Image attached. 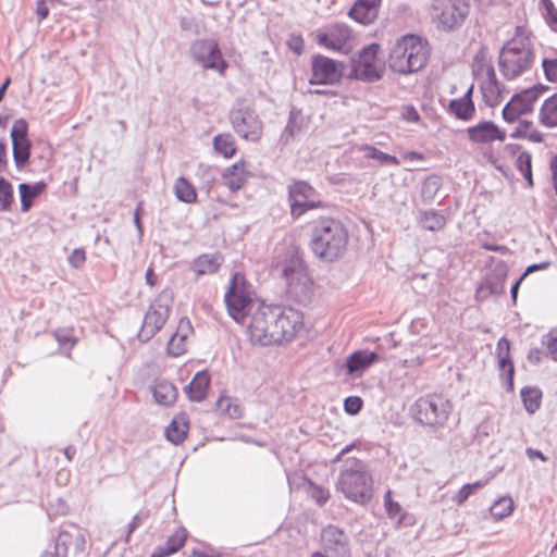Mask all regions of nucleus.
I'll return each mask as SVG.
<instances>
[{"label":"nucleus","mask_w":557,"mask_h":557,"mask_svg":"<svg viewBox=\"0 0 557 557\" xmlns=\"http://www.w3.org/2000/svg\"><path fill=\"white\" fill-rule=\"evenodd\" d=\"M348 243L344 225L334 219H322L312 228L310 246L313 253L325 261L338 259Z\"/></svg>","instance_id":"nucleus-1"},{"label":"nucleus","mask_w":557,"mask_h":557,"mask_svg":"<svg viewBox=\"0 0 557 557\" xmlns=\"http://www.w3.org/2000/svg\"><path fill=\"white\" fill-rule=\"evenodd\" d=\"M534 63L533 46L529 37L517 35L502 48L499 71L507 79H515L529 72Z\"/></svg>","instance_id":"nucleus-2"},{"label":"nucleus","mask_w":557,"mask_h":557,"mask_svg":"<svg viewBox=\"0 0 557 557\" xmlns=\"http://www.w3.org/2000/svg\"><path fill=\"white\" fill-rule=\"evenodd\" d=\"M429 49L419 37L407 35L396 41L389 53V67L398 74L421 70L428 61Z\"/></svg>","instance_id":"nucleus-3"},{"label":"nucleus","mask_w":557,"mask_h":557,"mask_svg":"<svg viewBox=\"0 0 557 557\" xmlns=\"http://www.w3.org/2000/svg\"><path fill=\"white\" fill-rule=\"evenodd\" d=\"M336 486L346 498L358 504L367 503L372 496V478L362 461L355 458L345 462Z\"/></svg>","instance_id":"nucleus-4"},{"label":"nucleus","mask_w":557,"mask_h":557,"mask_svg":"<svg viewBox=\"0 0 557 557\" xmlns=\"http://www.w3.org/2000/svg\"><path fill=\"white\" fill-rule=\"evenodd\" d=\"M225 304L230 315L242 323L253 306V290L245 276L236 272L225 294Z\"/></svg>","instance_id":"nucleus-5"},{"label":"nucleus","mask_w":557,"mask_h":557,"mask_svg":"<svg viewBox=\"0 0 557 557\" xmlns=\"http://www.w3.org/2000/svg\"><path fill=\"white\" fill-rule=\"evenodd\" d=\"M173 304V292L163 289L152 301L145 314L138 338L146 343L150 341L166 322Z\"/></svg>","instance_id":"nucleus-6"},{"label":"nucleus","mask_w":557,"mask_h":557,"mask_svg":"<svg viewBox=\"0 0 557 557\" xmlns=\"http://www.w3.org/2000/svg\"><path fill=\"white\" fill-rule=\"evenodd\" d=\"M450 401L443 395L432 394L420 397L411 411L417 421L425 425H443L451 411Z\"/></svg>","instance_id":"nucleus-7"},{"label":"nucleus","mask_w":557,"mask_h":557,"mask_svg":"<svg viewBox=\"0 0 557 557\" xmlns=\"http://www.w3.org/2000/svg\"><path fill=\"white\" fill-rule=\"evenodd\" d=\"M472 71L481 83V90L485 103L488 107L497 106L502 101L504 87L497 81L495 70L483 51H480L474 57Z\"/></svg>","instance_id":"nucleus-8"},{"label":"nucleus","mask_w":557,"mask_h":557,"mask_svg":"<svg viewBox=\"0 0 557 557\" xmlns=\"http://www.w3.org/2000/svg\"><path fill=\"white\" fill-rule=\"evenodd\" d=\"M282 272L286 281L287 293L298 300L307 298L312 282L295 249L289 251V258L283 263Z\"/></svg>","instance_id":"nucleus-9"},{"label":"nucleus","mask_w":557,"mask_h":557,"mask_svg":"<svg viewBox=\"0 0 557 557\" xmlns=\"http://www.w3.org/2000/svg\"><path fill=\"white\" fill-rule=\"evenodd\" d=\"M467 0H433L431 15L444 30L460 27L469 14Z\"/></svg>","instance_id":"nucleus-10"},{"label":"nucleus","mask_w":557,"mask_h":557,"mask_svg":"<svg viewBox=\"0 0 557 557\" xmlns=\"http://www.w3.org/2000/svg\"><path fill=\"white\" fill-rule=\"evenodd\" d=\"M190 55L202 69L216 71L221 75L227 67L218 42L212 39L195 40L190 45Z\"/></svg>","instance_id":"nucleus-11"},{"label":"nucleus","mask_w":557,"mask_h":557,"mask_svg":"<svg viewBox=\"0 0 557 557\" xmlns=\"http://www.w3.org/2000/svg\"><path fill=\"white\" fill-rule=\"evenodd\" d=\"M315 40L329 50L348 52L354 46L355 37L347 25L337 23L318 29Z\"/></svg>","instance_id":"nucleus-12"},{"label":"nucleus","mask_w":557,"mask_h":557,"mask_svg":"<svg viewBox=\"0 0 557 557\" xmlns=\"http://www.w3.org/2000/svg\"><path fill=\"white\" fill-rule=\"evenodd\" d=\"M230 120L235 132L246 140L257 141L262 135V123L248 107L234 108Z\"/></svg>","instance_id":"nucleus-13"},{"label":"nucleus","mask_w":557,"mask_h":557,"mask_svg":"<svg viewBox=\"0 0 557 557\" xmlns=\"http://www.w3.org/2000/svg\"><path fill=\"white\" fill-rule=\"evenodd\" d=\"M345 65L324 55H314L311 60V85H334L344 75Z\"/></svg>","instance_id":"nucleus-14"},{"label":"nucleus","mask_w":557,"mask_h":557,"mask_svg":"<svg viewBox=\"0 0 557 557\" xmlns=\"http://www.w3.org/2000/svg\"><path fill=\"white\" fill-rule=\"evenodd\" d=\"M377 48V45H371L360 51L352 65V73L356 78L370 82L381 78L382 66L376 57Z\"/></svg>","instance_id":"nucleus-15"},{"label":"nucleus","mask_w":557,"mask_h":557,"mask_svg":"<svg viewBox=\"0 0 557 557\" xmlns=\"http://www.w3.org/2000/svg\"><path fill=\"white\" fill-rule=\"evenodd\" d=\"M321 543L325 553L334 557L350 556V539L336 525L329 524L321 530Z\"/></svg>","instance_id":"nucleus-16"},{"label":"nucleus","mask_w":557,"mask_h":557,"mask_svg":"<svg viewBox=\"0 0 557 557\" xmlns=\"http://www.w3.org/2000/svg\"><path fill=\"white\" fill-rule=\"evenodd\" d=\"M276 319L283 342H290L304 327V315L290 307H275Z\"/></svg>","instance_id":"nucleus-17"},{"label":"nucleus","mask_w":557,"mask_h":557,"mask_svg":"<svg viewBox=\"0 0 557 557\" xmlns=\"http://www.w3.org/2000/svg\"><path fill=\"white\" fill-rule=\"evenodd\" d=\"M315 191L306 182H295L289 186L290 212L294 216H300L308 209L317 206Z\"/></svg>","instance_id":"nucleus-18"},{"label":"nucleus","mask_w":557,"mask_h":557,"mask_svg":"<svg viewBox=\"0 0 557 557\" xmlns=\"http://www.w3.org/2000/svg\"><path fill=\"white\" fill-rule=\"evenodd\" d=\"M268 306H259L252 313L247 325V334L252 344L268 346L269 322Z\"/></svg>","instance_id":"nucleus-19"},{"label":"nucleus","mask_w":557,"mask_h":557,"mask_svg":"<svg viewBox=\"0 0 557 557\" xmlns=\"http://www.w3.org/2000/svg\"><path fill=\"white\" fill-rule=\"evenodd\" d=\"M86 540L79 529L72 525L70 529L62 530L55 540V550L62 557H66L69 553L78 555L84 552Z\"/></svg>","instance_id":"nucleus-20"},{"label":"nucleus","mask_w":557,"mask_h":557,"mask_svg":"<svg viewBox=\"0 0 557 557\" xmlns=\"http://www.w3.org/2000/svg\"><path fill=\"white\" fill-rule=\"evenodd\" d=\"M468 137L475 144H487L495 140L504 141L506 132L490 121L480 122L467 128Z\"/></svg>","instance_id":"nucleus-21"},{"label":"nucleus","mask_w":557,"mask_h":557,"mask_svg":"<svg viewBox=\"0 0 557 557\" xmlns=\"http://www.w3.org/2000/svg\"><path fill=\"white\" fill-rule=\"evenodd\" d=\"M379 360V355L370 350H357L346 359L347 374L360 376L369 367Z\"/></svg>","instance_id":"nucleus-22"},{"label":"nucleus","mask_w":557,"mask_h":557,"mask_svg":"<svg viewBox=\"0 0 557 557\" xmlns=\"http://www.w3.org/2000/svg\"><path fill=\"white\" fill-rule=\"evenodd\" d=\"M381 0H357L349 11V16L360 24L369 25L379 14Z\"/></svg>","instance_id":"nucleus-23"},{"label":"nucleus","mask_w":557,"mask_h":557,"mask_svg":"<svg viewBox=\"0 0 557 557\" xmlns=\"http://www.w3.org/2000/svg\"><path fill=\"white\" fill-rule=\"evenodd\" d=\"M193 333V326L189 320L182 318L178 322L176 332L168 342V352L174 357L181 356L186 350V341Z\"/></svg>","instance_id":"nucleus-24"},{"label":"nucleus","mask_w":557,"mask_h":557,"mask_svg":"<svg viewBox=\"0 0 557 557\" xmlns=\"http://www.w3.org/2000/svg\"><path fill=\"white\" fill-rule=\"evenodd\" d=\"M496 354L499 370L506 374L507 387L511 391L513 388L515 367L510 359V342L504 337L500 338L497 343Z\"/></svg>","instance_id":"nucleus-25"},{"label":"nucleus","mask_w":557,"mask_h":557,"mask_svg":"<svg viewBox=\"0 0 557 557\" xmlns=\"http://www.w3.org/2000/svg\"><path fill=\"white\" fill-rule=\"evenodd\" d=\"M210 385V375L206 371L197 372L191 382L184 387L189 400L202 401L208 393Z\"/></svg>","instance_id":"nucleus-26"},{"label":"nucleus","mask_w":557,"mask_h":557,"mask_svg":"<svg viewBox=\"0 0 557 557\" xmlns=\"http://www.w3.org/2000/svg\"><path fill=\"white\" fill-rule=\"evenodd\" d=\"M154 400L162 406H171L176 401L177 389L173 383L166 380H157L152 387Z\"/></svg>","instance_id":"nucleus-27"},{"label":"nucleus","mask_w":557,"mask_h":557,"mask_svg":"<svg viewBox=\"0 0 557 557\" xmlns=\"http://www.w3.org/2000/svg\"><path fill=\"white\" fill-rule=\"evenodd\" d=\"M223 262V257L219 252L203 253L193 262V270L198 275L213 274Z\"/></svg>","instance_id":"nucleus-28"},{"label":"nucleus","mask_w":557,"mask_h":557,"mask_svg":"<svg viewBox=\"0 0 557 557\" xmlns=\"http://www.w3.org/2000/svg\"><path fill=\"white\" fill-rule=\"evenodd\" d=\"M47 187V184L42 181L37 182L33 185L27 183H22L18 185V191L21 197V210L23 212H27L32 205L33 200L41 195Z\"/></svg>","instance_id":"nucleus-29"},{"label":"nucleus","mask_w":557,"mask_h":557,"mask_svg":"<svg viewBox=\"0 0 557 557\" xmlns=\"http://www.w3.org/2000/svg\"><path fill=\"white\" fill-rule=\"evenodd\" d=\"M541 125L553 128L557 127V94L547 98L541 106L539 112Z\"/></svg>","instance_id":"nucleus-30"},{"label":"nucleus","mask_w":557,"mask_h":557,"mask_svg":"<svg viewBox=\"0 0 557 557\" xmlns=\"http://www.w3.org/2000/svg\"><path fill=\"white\" fill-rule=\"evenodd\" d=\"M537 96L539 94L536 89H524L520 94L515 95L508 103L510 108H513L522 115L532 110Z\"/></svg>","instance_id":"nucleus-31"},{"label":"nucleus","mask_w":557,"mask_h":557,"mask_svg":"<svg viewBox=\"0 0 557 557\" xmlns=\"http://www.w3.org/2000/svg\"><path fill=\"white\" fill-rule=\"evenodd\" d=\"M186 541V531L184 529H178L174 534H172L165 545L160 546L151 557H168L174 553H176Z\"/></svg>","instance_id":"nucleus-32"},{"label":"nucleus","mask_w":557,"mask_h":557,"mask_svg":"<svg viewBox=\"0 0 557 557\" xmlns=\"http://www.w3.org/2000/svg\"><path fill=\"white\" fill-rule=\"evenodd\" d=\"M224 184L232 190H239L247 180V173L243 164H234L226 169L223 174Z\"/></svg>","instance_id":"nucleus-33"},{"label":"nucleus","mask_w":557,"mask_h":557,"mask_svg":"<svg viewBox=\"0 0 557 557\" xmlns=\"http://www.w3.org/2000/svg\"><path fill=\"white\" fill-rule=\"evenodd\" d=\"M449 111L457 117L463 121L470 120L475 111L472 99H453L449 102Z\"/></svg>","instance_id":"nucleus-34"},{"label":"nucleus","mask_w":557,"mask_h":557,"mask_svg":"<svg viewBox=\"0 0 557 557\" xmlns=\"http://www.w3.org/2000/svg\"><path fill=\"white\" fill-rule=\"evenodd\" d=\"M13 159L17 169L24 168L30 157L32 143L29 139L13 140Z\"/></svg>","instance_id":"nucleus-35"},{"label":"nucleus","mask_w":557,"mask_h":557,"mask_svg":"<svg viewBox=\"0 0 557 557\" xmlns=\"http://www.w3.org/2000/svg\"><path fill=\"white\" fill-rule=\"evenodd\" d=\"M358 150L363 152L366 158L377 160L383 165H399V160L395 156L387 154L373 146L361 145Z\"/></svg>","instance_id":"nucleus-36"},{"label":"nucleus","mask_w":557,"mask_h":557,"mask_svg":"<svg viewBox=\"0 0 557 557\" xmlns=\"http://www.w3.org/2000/svg\"><path fill=\"white\" fill-rule=\"evenodd\" d=\"M174 191L180 201L193 203L197 199L195 187L183 176L176 180L174 184Z\"/></svg>","instance_id":"nucleus-37"},{"label":"nucleus","mask_w":557,"mask_h":557,"mask_svg":"<svg viewBox=\"0 0 557 557\" xmlns=\"http://www.w3.org/2000/svg\"><path fill=\"white\" fill-rule=\"evenodd\" d=\"M188 431V423L183 419H174L165 430L166 438L173 444L182 443Z\"/></svg>","instance_id":"nucleus-38"},{"label":"nucleus","mask_w":557,"mask_h":557,"mask_svg":"<svg viewBox=\"0 0 557 557\" xmlns=\"http://www.w3.org/2000/svg\"><path fill=\"white\" fill-rule=\"evenodd\" d=\"M213 147L216 152L225 158H231L236 152L234 138L231 134H219L213 138Z\"/></svg>","instance_id":"nucleus-39"},{"label":"nucleus","mask_w":557,"mask_h":557,"mask_svg":"<svg viewBox=\"0 0 557 557\" xmlns=\"http://www.w3.org/2000/svg\"><path fill=\"white\" fill-rule=\"evenodd\" d=\"M522 401L528 412L534 413L541 405L542 392L536 387H524L521 391Z\"/></svg>","instance_id":"nucleus-40"},{"label":"nucleus","mask_w":557,"mask_h":557,"mask_svg":"<svg viewBox=\"0 0 557 557\" xmlns=\"http://www.w3.org/2000/svg\"><path fill=\"white\" fill-rule=\"evenodd\" d=\"M419 223L424 230L440 231L445 226L446 220L435 211H424L420 215Z\"/></svg>","instance_id":"nucleus-41"},{"label":"nucleus","mask_w":557,"mask_h":557,"mask_svg":"<svg viewBox=\"0 0 557 557\" xmlns=\"http://www.w3.org/2000/svg\"><path fill=\"white\" fill-rule=\"evenodd\" d=\"M14 201L13 186L5 178L0 177V211L7 212L11 210Z\"/></svg>","instance_id":"nucleus-42"},{"label":"nucleus","mask_w":557,"mask_h":557,"mask_svg":"<svg viewBox=\"0 0 557 557\" xmlns=\"http://www.w3.org/2000/svg\"><path fill=\"white\" fill-rule=\"evenodd\" d=\"M513 510V502L510 497H502L496 500L490 508L491 515L495 519H504Z\"/></svg>","instance_id":"nucleus-43"},{"label":"nucleus","mask_w":557,"mask_h":557,"mask_svg":"<svg viewBox=\"0 0 557 557\" xmlns=\"http://www.w3.org/2000/svg\"><path fill=\"white\" fill-rule=\"evenodd\" d=\"M306 124L305 116L301 110L292 108L285 132L290 136H295L301 132Z\"/></svg>","instance_id":"nucleus-44"},{"label":"nucleus","mask_w":557,"mask_h":557,"mask_svg":"<svg viewBox=\"0 0 557 557\" xmlns=\"http://www.w3.org/2000/svg\"><path fill=\"white\" fill-rule=\"evenodd\" d=\"M384 505L388 517L395 520L397 524L403 523L405 512L401 506L392 499V492L389 490L384 495Z\"/></svg>","instance_id":"nucleus-45"},{"label":"nucleus","mask_w":557,"mask_h":557,"mask_svg":"<svg viewBox=\"0 0 557 557\" xmlns=\"http://www.w3.org/2000/svg\"><path fill=\"white\" fill-rule=\"evenodd\" d=\"M268 318H270V320H271L269 322V333H268V339H267L268 346L274 345V344H281L282 338H281V332L278 329L277 319H276L275 307L268 306Z\"/></svg>","instance_id":"nucleus-46"},{"label":"nucleus","mask_w":557,"mask_h":557,"mask_svg":"<svg viewBox=\"0 0 557 557\" xmlns=\"http://www.w3.org/2000/svg\"><path fill=\"white\" fill-rule=\"evenodd\" d=\"M516 166L520 174L527 180L528 185H533L532 180V164L531 154L528 152H521L516 159Z\"/></svg>","instance_id":"nucleus-47"},{"label":"nucleus","mask_w":557,"mask_h":557,"mask_svg":"<svg viewBox=\"0 0 557 557\" xmlns=\"http://www.w3.org/2000/svg\"><path fill=\"white\" fill-rule=\"evenodd\" d=\"M220 411L226 413L231 418H239L243 414L239 404L233 401L230 397H220L216 401Z\"/></svg>","instance_id":"nucleus-48"},{"label":"nucleus","mask_w":557,"mask_h":557,"mask_svg":"<svg viewBox=\"0 0 557 557\" xmlns=\"http://www.w3.org/2000/svg\"><path fill=\"white\" fill-rule=\"evenodd\" d=\"M506 277V273L502 272L499 275H488L483 285L482 289H488L491 294L499 295L504 292L505 285L504 281Z\"/></svg>","instance_id":"nucleus-49"},{"label":"nucleus","mask_w":557,"mask_h":557,"mask_svg":"<svg viewBox=\"0 0 557 557\" xmlns=\"http://www.w3.org/2000/svg\"><path fill=\"white\" fill-rule=\"evenodd\" d=\"M307 493L319 506H323L330 499L329 490L314 484L312 481H308Z\"/></svg>","instance_id":"nucleus-50"},{"label":"nucleus","mask_w":557,"mask_h":557,"mask_svg":"<svg viewBox=\"0 0 557 557\" xmlns=\"http://www.w3.org/2000/svg\"><path fill=\"white\" fill-rule=\"evenodd\" d=\"M54 337H55L57 342L59 343L60 347L66 351H70L76 343V341L72 334V330H69V329L55 330ZM66 355L69 356V352H66Z\"/></svg>","instance_id":"nucleus-51"},{"label":"nucleus","mask_w":557,"mask_h":557,"mask_svg":"<svg viewBox=\"0 0 557 557\" xmlns=\"http://www.w3.org/2000/svg\"><path fill=\"white\" fill-rule=\"evenodd\" d=\"M483 486H484V483L482 481H476L474 483L466 484L456 494V496L454 497V500L458 505H461L474 493V491H476Z\"/></svg>","instance_id":"nucleus-52"},{"label":"nucleus","mask_w":557,"mask_h":557,"mask_svg":"<svg viewBox=\"0 0 557 557\" xmlns=\"http://www.w3.org/2000/svg\"><path fill=\"white\" fill-rule=\"evenodd\" d=\"M542 344L546 347L547 354L557 361V329L549 331L542 337Z\"/></svg>","instance_id":"nucleus-53"},{"label":"nucleus","mask_w":557,"mask_h":557,"mask_svg":"<svg viewBox=\"0 0 557 557\" xmlns=\"http://www.w3.org/2000/svg\"><path fill=\"white\" fill-rule=\"evenodd\" d=\"M28 124L25 120L18 119L13 123L10 136L13 140L28 139L27 137Z\"/></svg>","instance_id":"nucleus-54"},{"label":"nucleus","mask_w":557,"mask_h":557,"mask_svg":"<svg viewBox=\"0 0 557 557\" xmlns=\"http://www.w3.org/2000/svg\"><path fill=\"white\" fill-rule=\"evenodd\" d=\"M542 67L549 82L557 83V57L546 58L542 61Z\"/></svg>","instance_id":"nucleus-55"},{"label":"nucleus","mask_w":557,"mask_h":557,"mask_svg":"<svg viewBox=\"0 0 557 557\" xmlns=\"http://www.w3.org/2000/svg\"><path fill=\"white\" fill-rule=\"evenodd\" d=\"M438 181L436 177H429L424 181L422 185V197L425 200H432L434 198V194L438 190Z\"/></svg>","instance_id":"nucleus-56"},{"label":"nucleus","mask_w":557,"mask_h":557,"mask_svg":"<svg viewBox=\"0 0 557 557\" xmlns=\"http://www.w3.org/2000/svg\"><path fill=\"white\" fill-rule=\"evenodd\" d=\"M69 263L74 269H79L83 267L86 260L85 250L82 248L74 249L69 256Z\"/></svg>","instance_id":"nucleus-57"},{"label":"nucleus","mask_w":557,"mask_h":557,"mask_svg":"<svg viewBox=\"0 0 557 557\" xmlns=\"http://www.w3.org/2000/svg\"><path fill=\"white\" fill-rule=\"evenodd\" d=\"M345 411L349 414L358 413L362 408V400L357 396H349L344 401Z\"/></svg>","instance_id":"nucleus-58"},{"label":"nucleus","mask_w":557,"mask_h":557,"mask_svg":"<svg viewBox=\"0 0 557 557\" xmlns=\"http://www.w3.org/2000/svg\"><path fill=\"white\" fill-rule=\"evenodd\" d=\"M401 119L410 123H417L420 115L413 106H405L401 110Z\"/></svg>","instance_id":"nucleus-59"},{"label":"nucleus","mask_w":557,"mask_h":557,"mask_svg":"<svg viewBox=\"0 0 557 557\" xmlns=\"http://www.w3.org/2000/svg\"><path fill=\"white\" fill-rule=\"evenodd\" d=\"M547 17L550 20L552 23L557 24V10L553 3L552 0H541Z\"/></svg>","instance_id":"nucleus-60"},{"label":"nucleus","mask_w":557,"mask_h":557,"mask_svg":"<svg viewBox=\"0 0 557 557\" xmlns=\"http://www.w3.org/2000/svg\"><path fill=\"white\" fill-rule=\"evenodd\" d=\"M521 113L516 111L513 108H510L509 103H507L503 109V117L508 123H513L520 117Z\"/></svg>","instance_id":"nucleus-61"},{"label":"nucleus","mask_w":557,"mask_h":557,"mask_svg":"<svg viewBox=\"0 0 557 557\" xmlns=\"http://www.w3.org/2000/svg\"><path fill=\"white\" fill-rule=\"evenodd\" d=\"M542 350L539 349V348H532L530 349L529 354H528V360L532 363H539L541 362L542 360Z\"/></svg>","instance_id":"nucleus-62"},{"label":"nucleus","mask_w":557,"mask_h":557,"mask_svg":"<svg viewBox=\"0 0 557 557\" xmlns=\"http://www.w3.org/2000/svg\"><path fill=\"white\" fill-rule=\"evenodd\" d=\"M548 265H549L548 262L531 264L527 268V270L524 271V273L521 276H523V278H524L528 274L533 273L534 271H537V270L546 269Z\"/></svg>","instance_id":"nucleus-63"},{"label":"nucleus","mask_w":557,"mask_h":557,"mask_svg":"<svg viewBox=\"0 0 557 557\" xmlns=\"http://www.w3.org/2000/svg\"><path fill=\"white\" fill-rule=\"evenodd\" d=\"M527 137L533 143H542L544 139L543 134L537 129H531L528 132Z\"/></svg>","instance_id":"nucleus-64"}]
</instances>
